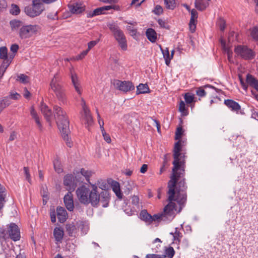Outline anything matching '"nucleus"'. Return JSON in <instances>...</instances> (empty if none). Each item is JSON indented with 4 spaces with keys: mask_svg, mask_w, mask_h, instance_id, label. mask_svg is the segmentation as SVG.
Instances as JSON below:
<instances>
[{
    "mask_svg": "<svg viewBox=\"0 0 258 258\" xmlns=\"http://www.w3.org/2000/svg\"><path fill=\"white\" fill-rule=\"evenodd\" d=\"M173 185L168 183V191L167 194L168 195L167 201L168 204L165 206L163 211L160 213L151 215V220H150V224L156 221H170L175 217V212L178 213V207L175 202H173L174 198V190L172 188Z\"/></svg>",
    "mask_w": 258,
    "mask_h": 258,
    "instance_id": "obj_1",
    "label": "nucleus"
},
{
    "mask_svg": "<svg viewBox=\"0 0 258 258\" xmlns=\"http://www.w3.org/2000/svg\"><path fill=\"white\" fill-rule=\"evenodd\" d=\"M176 174L175 175V183L173 185V189L174 190V198L173 202H176L178 205V213H180L183 207L185 205L187 200V195L185 191L187 188L185 182V178L178 182L180 177H183L185 174V168L184 171L181 169V168L178 170H176Z\"/></svg>",
    "mask_w": 258,
    "mask_h": 258,
    "instance_id": "obj_2",
    "label": "nucleus"
},
{
    "mask_svg": "<svg viewBox=\"0 0 258 258\" xmlns=\"http://www.w3.org/2000/svg\"><path fill=\"white\" fill-rule=\"evenodd\" d=\"M54 117L56 120L58 127L61 134V136L65 141L67 145L71 147L72 143L69 138L70 130L69 121L67 113L60 106L55 105L53 106Z\"/></svg>",
    "mask_w": 258,
    "mask_h": 258,
    "instance_id": "obj_3",
    "label": "nucleus"
},
{
    "mask_svg": "<svg viewBox=\"0 0 258 258\" xmlns=\"http://www.w3.org/2000/svg\"><path fill=\"white\" fill-rule=\"evenodd\" d=\"M91 189L84 185L79 187L76 190L77 197L82 204L88 205L95 204L97 201L96 192L98 187L95 184H91Z\"/></svg>",
    "mask_w": 258,
    "mask_h": 258,
    "instance_id": "obj_4",
    "label": "nucleus"
},
{
    "mask_svg": "<svg viewBox=\"0 0 258 258\" xmlns=\"http://www.w3.org/2000/svg\"><path fill=\"white\" fill-rule=\"evenodd\" d=\"M181 151V141L179 140L176 142L174 145L173 149V158L174 161L172 163L173 165V168L172 169V175L170 177V180L169 181V184H172L173 186L175 183V176L176 173V170H178L181 168V169L184 171V168H185V161L184 160H181V153H180Z\"/></svg>",
    "mask_w": 258,
    "mask_h": 258,
    "instance_id": "obj_5",
    "label": "nucleus"
},
{
    "mask_svg": "<svg viewBox=\"0 0 258 258\" xmlns=\"http://www.w3.org/2000/svg\"><path fill=\"white\" fill-rule=\"evenodd\" d=\"M107 26L121 49L124 51L126 50L127 48V40L123 32L120 29L118 25L114 22H111L107 23Z\"/></svg>",
    "mask_w": 258,
    "mask_h": 258,
    "instance_id": "obj_6",
    "label": "nucleus"
},
{
    "mask_svg": "<svg viewBox=\"0 0 258 258\" xmlns=\"http://www.w3.org/2000/svg\"><path fill=\"white\" fill-rule=\"evenodd\" d=\"M59 80L58 75L56 74L51 81L50 86L55 93L56 98L59 101V104L60 105H65L67 103V96L64 89L59 83Z\"/></svg>",
    "mask_w": 258,
    "mask_h": 258,
    "instance_id": "obj_7",
    "label": "nucleus"
},
{
    "mask_svg": "<svg viewBox=\"0 0 258 258\" xmlns=\"http://www.w3.org/2000/svg\"><path fill=\"white\" fill-rule=\"evenodd\" d=\"M45 8L41 0H33L31 5L25 7L24 12L30 17H35L40 15Z\"/></svg>",
    "mask_w": 258,
    "mask_h": 258,
    "instance_id": "obj_8",
    "label": "nucleus"
},
{
    "mask_svg": "<svg viewBox=\"0 0 258 258\" xmlns=\"http://www.w3.org/2000/svg\"><path fill=\"white\" fill-rule=\"evenodd\" d=\"M40 29L37 25H27L22 26L19 30V37L22 39L29 38L37 34Z\"/></svg>",
    "mask_w": 258,
    "mask_h": 258,
    "instance_id": "obj_9",
    "label": "nucleus"
},
{
    "mask_svg": "<svg viewBox=\"0 0 258 258\" xmlns=\"http://www.w3.org/2000/svg\"><path fill=\"white\" fill-rule=\"evenodd\" d=\"M234 52L237 55L246 60L253 59L256 55L255 52L246 45H237L234 48Z\"/></svg>",
    "mask_w": 258,
    "mask_h": 258,
    "instance_id": "obj_10",
    "label": "nucleus"
},
{
    "mask_svg": "<svg viewBox=\"0 0 258 258\" xmlns=\"http://www.w3.org/2000/svg\"><path fill=\"white\" fill-rule=\"evenodd\" d=\"M79 182L82 181L79 174L75 177L72 174H69L64 176L63 178V184L68 191H74Z\"/></svg>",
    "mask_w": 258,
    "mask_h": 258,
    "instance_id": "obj_11",
    "label": "nucleus"
},
{
    "mask_svg": "<svg viewBox=\"0 0 258 258\" xmlns=\"http://www.w3.org/2000/svg\"><path fill=\"white\" fill-rule=\"evenodd\" d=\"M96 199L97 201L95 204H92L94 207H98L99 204H101L102 206L104 208H106L108 206V204L110 200V196L107 190H103L98 194V191L96 192Z\"/></svg>",
    "mask_w": 258,
    "mask_h": 258,
    "instance_id": "obj_12",
    "label": "nucleus"
},
{
    "mask_svg": "<svg viewBox=\"0 0 258 258\" xmlns=\"http://www.w3.org/2000/svg\"><path fill=\"white\" fill-rule=\"evenodd\" d=\"M114 87L123 92H127L135 89V86L131 81H121L118 80H114L112 83Z\"/></svg>",
    "mask_w": 258,
    "mask_h": 258,
    "instance_id": "obj_13",
    "label": "nucleus"
},
{
    "mask_svg": "<svg viewBox=\"0 0 258 258\" xmlns=\"http://www.w3.org/2000/svg\"><path fill=\"white\" fill-rule=\"evenodd\" d=\"M8 232L10 238L14 241L19 240L21 238L20 229L15 223L10 224Z\"/></svg>",
    "mask_w": 258,
    "mask_h": 258,
    "instance_id": "obj_14",
    "label": "nucleus"
},
{
    "mask_svg": "<svg viewBox=\"0 0 258 258\" xmlns=\"http://www.w3.org/2000/svg\"><path fill=\"white\" fill-rule=\"evenodd\" d=\"M81 105L83 110V116L86 123L89 125L92 122V117L90 113V111L87 106L85 101L83 98L81 99Z\"/></svg>",
    "mask_w": 258,
    "mask_h": 258,
    "instance_id": "obj_15",
    "label": "nucleus"
},
{
    "mask_svg": "<svg viewBox=\"0 0 258 258\" xmlns=\"http://www.w3.org/2000/svg\"><path fill=\"white\" fill-rule=\"evenodd\" d=\"M63 202L67 209L72 211L74 208L73 196L72 191H69L63 198Z\"/></svg>",
    "mask_w": 258,
    "mask_h": 258,
    "instance_id": "obj_16",
    "label": "nucleus"
},
{
    "mask_svg": "<svg viewBox=\"0 0 258 258\" xmlns=\"http://www.w3.org/2000/svg\"><path fill=\"white\" fill-rule=\"evenodd\" d=\"M68 7L70 11L72 14H79L84 12L85 10V7L79 3L69 4Z\"/></svg>",
    "mask_w": 258,
    "mask_h": 258,
    "instance_id": "obj_17",
    "label": "nucleus"
},
{
    "mask_svg": "<svg viewBox=\"0 0 258 258\" xmlns=\"http://www.w3.org/2000/svg\"><path fill=\"white\" fill-rule=\"evenodd\" d=\"M40 109L47 121L50 122L52 117L51 110L49 108L48 106L46 104H44L43 103L41 104Z\"/></svg>",
    "mask_w": 258,
    "mask_h": 258,
    "instance_id": "obj_18",
    "label": "nucleus"
},
{
    "mask_svg": "<svg viewBox=\"0 0 258 258\" xmlns=\"http://www.w3.org/2000/svg\"><path fill=\"white\" fill-rule=\"evenodd\" d=\"M246 83L249 86L258 91V80L250 74H247L246 77Z\"/></svg>",
    "mask_w": 258,
    "mask_h": 258,
    "instance_id": "obj_19",
    "label": "nucleus"
},
{
    "mask_svg": "<svg viewBox=\"0 0 258 258\" xmlns=\"http://www.w3.org/2000/svg\"><path fill=\"white\" fill-rule=\"evenodd\" d=\"M224 104L233 111L238 112L241 109V106L239 103L232 99L225 100Z\"/></svg>",
    "mask_w": 258,
    "mask_h": 258,
    "instance_id": "obj_20",
    "label": "nucleus"
},
{
    "mask_svg": "<svg viewBox=\"0 0 258 258\" xmlns=\"http://www.w3.org/2000/svg\"><path fill=\"white\" fill-rule=\"evenodd\" d=\"M56 213L58 221L60 223H63L67 219V212L64 208L58 207L56 208Z\"/></svg>",
    "mask_w": 258,
    "mask_h": 258,
    "instance_id": "obj_21",
    "label": "nucleus"
},
{
    "mask_svg": "<svg viewBox=\"0 0 258 258\" xmlns=\"http://www.w3.org/2000/svg\"><path fill=\"white\" fill-rule=\"evenodd\" d=\"M11 245V247L8 245V247H5L4 249L5 258H15L16 257L17 254L14 250V247L12 243Z\"/></svg>",
    "mask_w": 258,
    "mask_h": 258,
    "instance_id": "obj_22",
    "label": "nucleus"
},
{
    "mask_svg": "<svg viewBox=\"0 0 258 258\" xmlns=\"http://www.w3.org/2000/svg\"><path fill=\"white\" fill-rule=\"evenodd\" d=\"M14 57H15V54H10L9 55V59H4V61L0 67V68H1V70H2V76L4 75L7 69L8 68V67L11 64V63L13 59H14Z\"/></svg>",
    "mask_w": 258,
    "mask_h": 258,
    "instance_id": "obj_23",
    "label": "nucleus"
},
{
    "mask_svg": "<svg viewBox=\"0 0 258 258\" xmlns=\"http://www.w3.org/2000/svg\"><path fill=\"white\" fill-rule=\"evenodd\" d=\"M148 39L152 43H154L157 40V33L153 28H148L146 32Z\"/></svg>",
    "mask_w": 258,
    "mask_h": 258,
    "instance_id": "obj_24",
    "label": "nucleus"
},
{
    "mask_svg": "<svg viewBox=\"0 0 258 258\" xmlns=\"http://www.w3.org/2000/svg\"><path fill=\"white\" fill-rule=\"evenodd\" d=\"M64 235V231L62 228L55 227L53 230V235L57 242H61Z\"/></svg>",
    "mask_w": 258,
    "mask_h": 258,
    "instance_id": "obj_25",
    "label": "nucleus"
},
{
    "mask_svg": "<svg viewBox=\"0 0 258 258\" xmlns=\"http://www.w3.org/2000/svg\"><path fill=\"white\" fill-rule=\"evenodd\" d=\"M210 0H195V7L200 11L204 10L209 5Z\"/></svg>",
    "mask_w": 258,
    "mask_h": 258,
    "instance_id": "obj_26",
    "label": "nucleus"
},
{
    "mask_svg": "<svg viewBox=\"0 0 258 258\" xmlns=\"http://www.w3.org/2000/svg\"><path fill=\"white\" fill-rule=\"evenodd\" d=\"M71 80L76 91L79 94H81V89L76 74L73 73L71 74Z\"/></svg>",
    "mask_w": 258,
    "mask_h": 258,
    "instance_id": "obj_27",
    "label": "nucleus"
},
{
    "mask_svg": "<svg viewBox=\"0 0 258 258\" xmlns=\"http://www.w3.org/2000/svg\"><path fill=\"white\" fill-rule=\"evenodd\" d=\"M66 231L69 235L71 237H75L77 232V229L73 223L67 224L66 225Z\"/></svg>",
    "mask_w": 258,
    "mask_h": 258,
    "instance_id": "obj_28",
    "label": "nucleus"
},
{
    "mask_svg": "<svg viewBox=\"0 0 258 258\" xmlns=\"http://www.w3.org/2000/svg\"><path fill=\"white\" fill-rule=\"evenodd\" d=\"M140 219L145 222L150 224V220H151V215L148 213L146 210H143L140 214Z\"/></svg>",
    "mask_w": 258,
    "mask_h": 258,
    "instance_id": "obj_29",
    "label": "nucleus"
},
{
    "mask_svg": "<svg viewBox=\"0 0 258 258\" xmlns=\"http://www.w3.org/2000/svg\"><path fill=\"white\" fill-rule=\"evenodd\" d=\"M137 94H145L147 93L150 92V89L147 85V84H140L138 86H137Z\"/></svg>",
    "mask_w": 258,
    "mask_h": 258,
    "instance_id": "obj_30",
    "label": "nucleus"
},
{
    "mask_svg": "<svg viewBox=\"0 0 258 258\" xmlns=\"http://www.w3.org/2000/svg\"><path fill=\"white\" fill-rule=\"evenodd\" d=\"M10 237L9 236L8 230H6L4 228H0V241L3 245V243L4 241H6L8 239H9Z\"/></svg>",
    "mask_w": 258,
    "mask_h": 258,
    "instance_id": "obj_31",
    "label": "nucleus"
},
{
    "mask_svg": "<svg viewBox=\"0 0 258 258\" xmlns=\"http://www.w3.org/2000/svg\"><path fill=\"white\" fill-rule=\"evenodd\" d=\"M104 14L101 7L98 8L93 11L87 12V18H92Z\"/></svg>",
    "mask_w": 258,
    "mask_h": 258,
    "instance_id": "obj_32",
    "label": "nucleus"
},
{
    "mask_svg": "<svg viewBox=\"0 0 258 258\" xmlns=\"http://www.w3.org/2000/svg\"><path fill=\"white\" fill-rule=\"evenodd\" d=\"M160 48L163 55V57L165 59V63L166 65L169 66L170 61L172 59V58H170V54H169V51L167 48H166V50L163 49L161 46Z\"/></svg>",
    "mask_w": 258,
    "mask_h": 258,
    "instance_id": "obj_33",
    "label": "nucleus"
},
{
    "mask_svg": "<svg viewBox=\"0 0 258 258\" xmlns=\"http://www.w3.org/2000/svg\"><path fill=\"white\" fill-rule=\"evenodd\" d=\"M23 22L19 20L14 19L10 22V25L12 30H16L22 26Z\"/></svg>",
    "mask_w": 258,
    "mask_h": 258,
    "instance_id": "obj_34",
    "label": "nucleus"
},
{
    "mask_svg": "<svg viewBox=\"0 0 258 258\" xmlns=\"http://www.w3.org/2000/svg\"><path fill=\"white\" fill-rule=\"evenodd\" d=\"M10 104V102L8 97H5L0 99V112Z\"/></svg>",
    "mask_w": 258,
    "mask_h": 258,
    "instance_id": "obj_35",
    "label": "nucleus"
},
{
    "mask_svg": "<svg viewBox=\"0 0 258 258\" xmlns=\"http://www.w3.org/2000/svg\"><path fill=\"white\" fill-rule=\"evenodd\" d=\"M21 10L19 6L16 4H13L11 6L10 13L14 16L18 15L20 13Z\"/></svg>",
    "mask_w": 258,
    "mask_h": 258,
    "instance_id": "obj_36",
    "label": "nucleus"
},
{
    "mask_svg": "<svg viewBox=\"0 0 258 258\" xmlns=\"http://www.w3.org/2000/svg\"><path fill=\"white\" fill-rule=\"evenodd\" d=\"M53 166L54 170L58 173L62 172L63 169L61 165L60 162L58 159H55L53 161Z\"/></svg>",
    "mask_w": 258,
    "mask_h": 258,
    "instance_id": "obj_37",
    "label": "nucleus"
},
{
    "mask_svg": "<svg viewBox=\"0 0 258 258\" xmlns=\"http://www.w3.org/2000/svg\"><path fill=\"white\" fill-rule=\"evenodd\" d=\"M0 59H9V56L8 55V49L6 46L0 47Z\"/></svg>",
    "mask_w": 258,
    "mask_h": 258,
    "instance_id": "obj_38",
    "label": "nucleus"
},
{
    "mask_svg": "<svg viewBox=\"0 0 258 258\" xmlns=\"http://www.w3.org/2000/svg\"><path fill=\"white\" fill-rule=\"evenodd\" d=\"M79 174L80 175V177H81V180L83 181V180H82V177L81 176V175H83L85 177L86 180L89 182L90 183V184L91 183L90 182H89V180H90V177L91 176V172H89V171L88 170H85L84 168H82L81 169V171H80V174L79 173H78L77 174Z\"/></svg>",
    "mask_w": 258,
    "mask_h": 258,
    "instance_id": "obj_39",
    "label": "nucleus"
},
{
    "mask_svg": "<svg viewBox=\"0 0 258 258\" xmlns=\"http://www.w3.org/2000/svg\"><path fill=\"white\" fill-rule=\"evenodd\" d=\"M164 2L167 9L173 10L176 7L175 0H164Z\"/></svg>",
    "mask_w": 258,
    "mask_h": 258,
    "instance_id": "obj_40",
    "label": "nucleus"
},
{
    "mask_svg": "<svg viewBox=\"0 0 258 258\" xmlns=\"http://www.w3.org/2000/svg\"><path fill=\"white\" fill-rule=\"evenodd\" d=\"M225 21L221 17L219 18L216 22V26L219 27L221 31H223L225 28Z\"/></svg>",
    "mask_w": 258,
    "mask_h": 258,
    "instance_id": "obj_41",
    "label": "nucleus"
},
{
    "mask_svg": "<svg viewBox=\"0 0 258 258\" xmlns=\"http://www.w3.org/2000/svg\"><path fill=\"white\" fill-rule=\"evenodd\" d=\"M165 253L166 257L167 256L169 258H172L175 254V251L172 247L169 246L166 248Z\"/></svg>",
    "mask_w": 258,
    "mask_h": 258,
    "instance_id": "obj_42",
    "label": "nucleus"
},
{
    "mask_svg": "<svg viewBox=\"0 0 258 258\" xmlns=\"http://www.w3.org/2000/svg\"><path fill=\"white\" fill-rule=\"evenodd\" d=\"M171 234H172L173 236V243L178 242L179 243L180 241V238H181V237L182 236V234L179 231H178L177 230V229H176V231H175V233L174 234H173L172 233H171Z\"/></svg>",
    "mask_w": 258,
    "mask_h": 258,
    "instance_id": "obj_43",
    "label": "nucleus"
},
{
    "mask_svg": "<svg viewBox=\"0 0 258 258\" xmlns=\"http://www.w3.org/2000/svg\"><path fill=\"white\" fill-rule=\"evenodd\" d=\"M179 111L181 112L183 115L188 114L187 110L185 108V104L183 101L181 100L179 103Z\"/></svg>",
    "mask_w": 258,
    "mask_h": 258,
    "instance_id": "obj_44",
    "label": "nucleus"
},
{
    "mask_svg": "<svg viewBox=\"0 0 258 258\" xmlns=\"http://www.w3.org/2000/svg\"><path fill=\"white\" fill-rule=\"evenodd\" d=\"M197 21V20H195L193 18H190V21L189 23V28L191 33H194L196 30Z\"/></svg>",
    "mask_w": 258,
    "mask_h": 258,
    "instance_id": "obj_45",
    "label": "nucleus"
},
{
    "mask_svg": "<svg viewBox=\"0 0 258 258\" xmlns=\"http://www.w3.org/2000/svg\"><path fill=\"white\" fill-rule=\"evenodd\" d=\"M250 35L255 41L258 42V27H254L251 31Z\"/></svg>",
    "mask_w": 258,
    "mask_h": 258,
    "instance_id": "obj_46",
    "label": "nucleus"
},
{
    "mask_svg": "<svg viewBox=\"0 0 258 258\" xmlns=\"http://www.w3.org/2000/svg\"><path fill=\"white\" fill-rule=\"evenodd\" d=\"M127 31L130 34L135 38L137 35V30L132 26H127L126 27Z\"/></svg>",
    "mask_w": 258,
    "mask_h": 258,
    "instance_id": "obj_47",
    "label": "nucleus"
},
{
    "mask_svg": "<svg viewBox=\"0 0 258 258\" xmlns=\"http://www.w3.org/2000/svg\"><path fill=\"white\" fill-rule=\"evenodd\" d=\"M194 95L189 93H185L184 95L185 101L187 104H190L194 101Z\"/></svg>",
    "mask_w": 258,
    "mask_h": 258,
    "instance_id": "obj_48",
    "label": "nucleus"
},
{
    "mask_svg": "<svg viewBox=\"0 0 258 258\" xmlns=\"http://www.w3.org/2000/svg\"><path fill=\"white\" fill-rule=\"evenodd\" d=\"M28 77L24 74H20L18 76L17 80L19 81L21 83L26 84L28 82Z\"/></svg>",
    "mask_w": 258,
    "mask_h": 258,
    "instance_id": "obj_49",
    "label": "nucleus"
},
{
    "mask_svg": "<svg viewBox=\"0 0 258 258\" xmlns=\"http://www.w3.org/2000/svg\"><path fill=\"white\" fill-rule=\"evenodd\" d=\"M183 131L182 127H178L176 129L175 133V140H179L183 134Z\"/></svg>",
    "mask_w": 258,
    "mask_h": 258,
    "instance_id": "obj_50",
    "label": "nucleus"
},
{
    "mask_svg": "<svg viewBox=\"0 0 258 258\" xmlns=\"http://www.w3.org/2000/svg\"><path fill=\"white\" fill-rule=\"evenodd\" d=\"M163 10L162 7L160 5H157L155 7L154 9L152 11V12L154 13L156 15H160L163 13Z\"/></svg>",
    "mask_w": 258,
    "mask_h": 258,
    "instance_id": "obj_51",
    "label": "nucleus"
},
{
    "mask_svg": "<svg viewBox=\"0 0 258 258\" xmlns=\"http://www.w3.org/2000/svg\"><path fill=\"white\" fill-rule=\"evenodd\" d=\"M57 12L54 13H49L47 16V18L52 20H58Z\"/></svg>",
    "mask_w": 258,
    "mask_h": 258,
    "instance_id": "obj_52",
    "label": "nucleus"
},
{
    "mask_svg": "<svg viewBox=\"0 0 258 258\" xmlns=\"http://www.w3.org/2000/svg\"><path fill=\"white\" fill-rule=\"evenodd\" d=\"M146 258H166L164 254H147Z\"/></svg>",
    "mask_w": 258,
    "mask_h": 258,
    "instance_id": "obj_53",
    "label": "nucleus"
},
{
    "mask_svg": "<svg viewBox=\"0 0 258 258\" xmlns=\"http://www.w3.org/2000/svg\"><path fill=\"white\" fill-rule=\"evenodd\" d=\"M158 23L160 26L163 28L169 29V26L167 25L166 21L161 19L158 20Z\"/></svg>",
    "mask_w": 258,
    "mask_h": 258,
    "instance_id": "obj_54",
    "label": "nucleus"
},
{
    "mask_svg": "<svg viewBox=\"0 0 258 258\" xmlns=\"http://www.w3.org/2000/svg\"><path fill=\"white\" fill-rule=\"evenodd\" d=\"M237 34L234 31L230 32L228 37V41L230 42L233 41L234 40H236L237 38Z\"/></svg>",
    "mask_w": 258,
    "mask_h": 258,
    "instance_id": "obj_55",
    "label": "nucleus"
},
{
    "mask_svg": "<svg viewBox=\"0 0 258 258\" xmlns=\"http://www.w3.org/2000/svg\"><path fill=\"white\" fill-rule=\"evenodd\" d=\"M24 171L26 176V180L29 182H31L30 174L29 173V168L27 167H24Z\"/></svg>",
    "mask_w": 258,
    "mask_h": 258,
    "instance_id": "obj_56",
    "label": "nucleus"
},
{
    "mask_svg": "<svg viewBox=\"0 0 258 258\" xmlns=\"http://www.w3.org/2000/svg\"><path fill=\"white\" fill-rule=\"evenodd\" d=\"M9 98L14 100H18L21 98V95L17 92H11L9 95Z\"/></svg>",
    "mask_w": 258,
    "mask_h": 258,
    "instance_id": "obj_57",
    "label": "nucleus"
},
{
    "mask_svg": "<svg viewBox=\"0 0 258 258\" xmlns=\"http://www.w3.org/2000/svg\"><path fill=\"white\" fill-rule=\"evenodd\" d=\"M170 159V154H165L164 156V161H163V165H164V166L167 167L168 166V163Z\"/></svg>",
    "mask_w": 258,
    "mask_h": 258,
    "instance_id": "obj_58",
    "label": "nucleus"
},
{
    "mask_svg": "<svg viewBox=\"0 0 258 258\" xmlns=\"http://www.w3.org/2000/svg\"><path fill=\"white\" fill-rule=\"evenodd\" d=\"M7 6V2L6 0H0V12L6 9Z\"/></svg>",
    "mask_w": 258,
    "mask_h": 258,
    "instance_id": "obj_59",
    "label": "nucleus"
},
{
    "mask_svg": "<svg viewBox=\"0 0 258 258\" xmlns=\"http://www.w3.org/2000/svg\"><path fill=\"white\" fill-rule=\"evenodd\" d=\"M89 50L88 49L83 51L80 54L76 56V59L80 60L83 59L87 54Z\"/></svg>",
    "mask_w": 258,
    "mask_h": 258,
    "instance_id": "obj_60",
    "label": "nucleus"
},
{
    "mask_svg": "<svg viewBox=\"0 0 258 258\" xmlns=\"http://www.w3.org/2000/svg\"><path fill=\"white\" fill-rule=\"evenodd\" d=\"M19 46L17 44H13L10 47V50L12 52V54H16L18 49H19Z\"/></svg>",
    "mask_w": 258,
    "mask_h": 258,
    "instance_id": "obj_61",
    "label": "nucleus"
},
{
    "mask_svg": "<svg viewBox=\"0 0 258 258\" xmlns=\"http://www.w3.org/2000/svg\"><path fill=\"white\" fill-rule=\"evenodd\" d=\"M6 197L4 196H0V214H2V210L4 207L5 204L6 203Z\"/></svg>",
    "mask_w": 258,
    "mask_h": 258,
    "instance_id": "obj_62",
    "label": "nucleus"
},
{
    "mask_svg": "<svg viewBox=\"0 0 258 258\" xmlns=\"http://www.w3.org/2000/svg\"><path fill=\"white\" fill-rule=\"evenodd\" d=\"M50 219H51V222L52 223L55 222H56V214H55V210L54 209L53 210H52V209L50 210Z\"/></svg>",
    "mask_w": 258,
    "mask_h": 258,
    "instance_id": "obj_63",
    "label": "nucleus"
},
{
    "mask_svg": "<svg viewBox=\"0 0 258 258\" xmlns=\"http://www.w3.org/2000/svg\"><path fill=\"white\" fill-rule=\"evenodd\" d=\"M112 188L114 192L117 191V190L120 189L119 184L118 182L116 181L113 182L112 184Z\"/></svg>",
    "mask_w": 258,
    "mask_h": 258,
    "instance_id": "obj_64",
    "label": "nucleus"
}]
</instances>
